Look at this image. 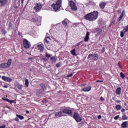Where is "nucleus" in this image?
<instances>
[{
  "instance_id": "obj_1",
  "label": "nucleus",
  "mask_w": 128,
  "mask_h": 128,
  "mask_svg": "<svg viewBox=\"0 0 128 128\" xmlns=\"http://www.w3.org/2000/svg\"><path fill=\"white\" fill-rule=\"evenodd\" d=\"M98 11H94L86 14L84 16V18L89 22H94L98 18Z\"/></svg>"
},
{
  "instance_id": "obj_2",
  "label": "nucleus",
  "mask_w": 128,
  "mask_h": 128,
  "mask_svg": "<svg viewBox=\"0 0 128 128\" xmlns=\"http://www.w3.org/2000/svg\"><path fill=\"white\" fill-rule=\"evenodd\" d=\"M52 6L53 8L54 12H58L60 8V6H62V0H58L55 4H52Z\"/></svg>"
},
{
  "instance_id": "obj_3",
  "label": "nucleus",
  "mask_w": 128,
  "mask_h": 128,
  "mask_svg": "<svg viewBox=\"0 0 128 128\" xmlns=\"http://www.w3.org/2000/svg\"><path fill=\"white\" fill-rule=\"evenodd\" d=\"M73 118L77 122H80L82 120V118L80 116V114L76 112H74Z\"/></svg>"
},
{
  "instance_id": "obj_4",
  "label": "nucleus",
  "mask_w": 128,
  "mask_h": 128,
  "mask_svg": "<svg viewBox=\"0 0 128 128\" xmlns=\"http://www.w3.org/2000/svg\"><path fill=\"white\" fill-rule=\"evenodd\" d=\"M92 58L93 60H98V55L97 54H90L88 58Z\"/></svg>"
},
{
  "instance_id": "obj_5",
  "label": "nucleus",
  "mask_w": 128,
  "mask_h": 128,
  "mask_svg": "<svg viewBox=\"0 0 128 128\" xmlns=\"http://www.w3.org/2000/svg\"><path fill=\"white\" fill-rule=\"evenodd\" d=\"M70 4L72 10H78V7H76V3L74 1H70Z\"/></svg>"
},
{
  "instance_id": "obj_6",
  "label": "nucleus",
  "mask_w": 128,
  "mask_h": 128,
  "mask_svg": "<svg viewBox=\"0 0 128 128\" xmlns=\"http://www.w3.org/2000/svg\"><path fill=\"white\" fill-rule=\"evenodd\" d=\"M126 32H128V25H127L126 26L123 27V30L120 32V36L121 38H122L124 36V34Z\"/></svg>"
},
{
  "instance_id": "obj_7",
  "label": "nucleus",
  "mask_w": 128,
  "mask_h": 128,
  "mask_svg": "<svg viewBox=\"0 0 128 128\" xmlns=\"http://www.w3.org/2000/svg\"><path fill=\"white\" fill-rule=\"evenodd\" d=\"M42 4L40 3H38L36 5V6L34 7V10L36 12H40V10H42Z\"/></svg>"
},
{
  "instance_id": "obj_8",
  "label": "nucleus",
  "mask_w": 128,
  "mask_h": 128,
  "mask_svg": "<svg viewBox=\"0 0 128 128\" xmlns=\"http://www.w3.org/2000/svg\"><path fill=\"white\" fill-rule=\"evenodd\" d=\"M24 46L25 48H30V43L26 39L24 40Z\"/></svg>"
},
{
  "instance_id": "obj_9",
  "label": "nucleus",
  "mask_w": 128,
  "mask_h": 128,
  "mask_svg": "<svg viewBox=\"0 0 128 128\" xmlns=\"http://www.w3.org/2000/svg\"><path fill=\"white\" fill-rule=\"evenodd\" d=\"M53 114H54L55 116H56V118H60L61 116H64V115L62 114V111L54 112Z\"/></svg>"
},
{
  "instance_id": "obj_10",
  "label": "nucleus",
  "mask_w": 128,
  "mask_h": 128,
  "mask_svg": "<svg viewBox=\"0 0 128 128\" xmlns=\"http://www.w3.org/2000/svg\"><path fill=\"white\" fill-rule=\"evenodd\" d=\"M68 114V116H72V110H63L62 111V114Z\"/></svg>"
},
{
  "instance_id": "obj_11",
  "label": "nucleus",
  "mask_w": 128,
  "mask_h": 128,
  "mask_svg": "<svg viewBox=\"0 0 128 128\" xmlns=\"http://www.w3.org/2000/svg\"><path fill=\"white\" fill-rule=\"evenodd\" d=\"M2 80L4 82H12V79L10 78L9 77L6 76H2Z\"/></svg>"
},
{
  "instance_id": "obj_12",
  "label": "nucleus",
  "mask_w": 128,
  "mask_h": 128,
  "mask_svg": "<svg viewBox=\"0 0 128 128\" xmlns=\"http://www.w3.org/2000/svg\"><path fill=\"white\" fill-rule=\"evenodd\" d=\"M92 90V86H88L82 88V92H88Z\"/></svg>"
},
{
  "instance_id": "obj_13",
  "label": "nucleus",
  "mask_w": 128,
  "mask_h": 128,
  "mask_svg": "<svg viewBox=\"0 0 128 128\" xmlns=\"http://www.w3.org/2000/svg\"><path fill=\"white\" fill-rule=\"evenodd\" d=\"M38 48L40 52H44V46L43 44L38 45Z\"/></svg>"
},
{
  "instance_id": "obj_14",
  "label": "nucleus",
  "mask_w": 128,
  "mask_h": 128,
  "mask_svg": "<svg viewBox=\"0 0 128 128\" xmlns=\"http://www.w3.org/2000/svg\"><path fill=\"white\" fill-rule=\"evenodd\" d=\"M116 94H117L118 96L120 95V94H122V88L120 87L116 88Z\"/></svg>"
},
{
  "instance_id": "obj_15",
  "label": "nucleus",
  "mask_w": 128,
  "mask_h": 128,
  "mask_svg": "<svg viewBox=\"0 0 128 128\" xmlns=\"http://www.w3.org/2000/svg\"><path fill=\"white\" fill-rule=\"evenodd\" d=\"M90 40V32H87L86 37L84 38V42H88V40Z\"/></svg>"
},
{
  "instance_id": "obj_16",
  "label": "nucleus",
  "mask_w": 128,
  "mask_h": 128,
  "mask_svg": "<svg viewBox=\"0 0 128 128\" xmlns=\"http://www.w3.org/2000/svg\"><path fill=\"white\" fill-rule=\"evenodd\" d=\"M106 5V3L104 2H102L100 4V8H102V10L104 8Z\"/></svg>"
},
{
  "instance_id": "obj_17",
  "label": "nucleus",
  "mask_w": 128,
  "mask_h": 128,
  "mask_svg": "<svg viewBox=\"0 0 128 128\" xmlns=\"http://www.w3.org/2000/svg\"><path fill=\"white\" fill-rule=\"evenodd\" d=\"M68 22H70V21L68 19H65L64 20L62 21V24L64 26H66Z\"/></svg>"
},
{
  "instance_id": "obj_18",
  "label": "nucleus",
  "mask_w": 128,
  "mask_h": 128,
  "mask_svg": "<svg viewBox=\"0 0 128 128\" xmlns=\"http://www.w3.org/2000/svg\"><path fill=\"white\" fill-rule=\"evenodd\" d=\"M0 68H6L8 67L6 65V63H3L0 64Z\"/></svg>"
},
{
  "instance_id": "obj_19",
  "label": "nucleus",
  "mask_w": 128,
  "mask_h": 128,
  "mask_svg": "<svg viewBox=\"0 0 128 128\" xmlns=\"http://www.w3.org/2000/svg\"><path fill=\"white\" fill-rule=\"evenodd\" d=\"M6 65L8 68H10V66H12V59L8 60L7 63H6Z\"/></svg>"
},
{
  "instance_id": "obj_20",
  "label": "nucleus",
  "mask_w": 128,
  "mask_h": 128,
  "mask_svg": "<svg viewBox=\"0 0 128 128\" xmlns=\"http://www.w3.org/2000/svg\"><path fill=\"white\" fill-rule=\"evenodd\" d=\"M96 30L98 34H102V30L100 28H96Z\"/></svg>"
},
{
  "instance_id": "obj_21",
  "label": "nucleus",
  "mask_w": 128,
  "mask_h": 128,
  "mask_svg": "<svg viewBox=\"0 0 128 128\" xmlns=\"http://www.w3.org/2000/svg\"><path fill=\"white\" fill-rule=\"evenodd\" d=\"M128 126L127 122H124L122 124V128H126V126Z\"/></svg>"
},
{
  "instance_id": "obj_22",
  "label": "nucleus",
  "mask_w": 128,
  "mask_h": 128,
  "mask_svg": "<svg viewBox=\"0 0 128 128\" xmlns=\"http://www.w3.org/2000/svg\"><path fill=\"white\" fill-rule=\"evenodd\" d=\"M45 56L48 58H52V55L46 52Z\"/></svg>"
},
{
  "instance_id": "obj_23",
  "label": "nucleus",
  "mask_w": 128,
  "mask_h": 128,
  "mask_svg": "<svg viewBox=\"0 0 128 128\" xmlns=\"http://www.w3.org/2000/svg\"><path fill=\"white\" fill-rule=\"evenodd\" d=\"M40 86H41L43 90H46V84H44L42 83L40 84Z\"/></svg>"
},
{
  "instance_id": "obj_24",
  "label": "nucleus",
  "mask_w": 128,
  "mask_h": 128,
  "mask_svg": "<svg viewBox=\"0 0 128 128\" xmlns=\"http://www.w3.org/2000/svg\"><path fill=\"white\" fill-rule=\"evenodd\" d=\"M116 109L117 110H120L122 109V106L120 105H117L116 106Z\"/></svg>"
},
{
  "instance_id": "obj_25",
  "label": "nucleus",
  "mask_w": 128,
  "mask_h": 128,
  "mask_svg": "<svg viewBox=\"0 0 128 128\" xmlns=\"http://www.w3.org/2000/svg\"><path fill=\"white\" fill-rule=\"evenodd\" d=\"M122 120H128V116H126V115H124L122 116Z\"/></svg>"
},
{
  "instance_id": "obj_26",
  "label": "nucleus",
  "mask_w": 128,
  "mask_h": 128,
  "mask_svg": "<svg viewBox=\"0 0 128 128\" xmlns=\"http://www.w3.org/2000/svg\"><path fill=\"white\" fill-rule=\"evenodd\" d=\"M16 87L17 88H18V90H22V85L18 84L16 85Z\"/></svg>"
},
{
  "instance_id": "obj_27",
  "label": "nucleus",
  "mask_w": 128,
  "mask_h": 128,
  "mask_svg": "<svg viewBox=\"0 0 128 128\" xmlns=\"http://www.w3.org/2000/svg\"><path fill=\"white\" fill-rule=\"evenodd\" d=\"M71 54L73 56H76V50L74 48L71 51Z\"/></svg>"
},
{
  "instance_id": "obj_28",
  "label": "nucleus",
  "mask_w": 128,
  "mask_h": 128,
  "mask_svg": "<svg viewBox=\"0 0 128 128\" xmlns=\"http://www.w3.org/2000/svg\"><path fill=\"white\" fill-rule=\"evenodd\" d=\"M16 116H18V118L20 120H24V116H20V115H18V114H16Z\"/></svg>"
},
{
  "instance_id": "obj_29",
  "label": "nucleus",
  "mask_w": 128,
  "mask_h": 128,
  "mask_svg": "<svg viewBox=\"0 0 128 128\" xmlns=\"http://www.w3.org/2000/svg\"><path fill=\"white\" fill-rule=\"evenodd\" d=\"M50 60L52 62H56V57L55 56H52L50 58Z\"/></svg>"
},
{
  "instance_id": "obj_30",
  "label": "nucleus",
  "mask_w": 128,
  "mask_h": 128,
  "mask_svg": "<svg viewBox=\"0 0 128 128\" xmlns=\"http://www.w3.org/2000/svg\"><path fill=\"white\" fill-rule=\"evenodd\" d=\"M0 2L2 6H4L6 4V0H0Z\"/></svg>"
},
{
  "instance_id": "obj_31",
  "label": "nucleus",
  "mask_w": 128,
  "mask_h": 128,
  "mask_svg": "<svg viewBox=\"0 0 128 128\" xmlns=\"http://www.w3.org/2000/svg\"><path fill=\"white\" fill-rule=\"evenodd\" d=\"M28 84H29V82H28V79H26V82H25V85L26 86H28Z\"/></svg>"
},
{
  "instance_id": "obj_32",
  "label": "nucleus",
  "mask_w": 128,
  "mask_h": 128,
  "mask_svg": "<svg viewBox=\"0 0 128 128\" xmlns=\"http://www.w3.org/2000/svg\"><path fill=\"white\" fill-rule=\"evenodd\" d=\"M120 78H125V76L124 74V73H122V72H121L120 73Z\"/></svg>"
},
{
  "instance_id": "obj_33",
  "label": "nucleus",
  "mask_w": 128,
  "mask_h": 128,
  "mask_svg": "<svg viewBox=\"0 0 128 128\" xmlns=\"http://www.w3.org/2000/svg\"><path fill=\"white\" fill-rule=\"evenodd\" d=\"M2 100H6V102H8V100H10L9 99H8V98H2Z\"/></svg>"
},
{
  "instance_id": "obj_34",
  "label": "nucleus",
  "mask_w": 128,
  "mask_h": 128,
  "mask_svg": "<svg viewBox=\"0 0 128 128\" xmlns=\"http://www.w3.org/2000/svg\"><path fill=\"white\" fill-rule=\"evenodd\" d=\"M118 118H120V115H117L114 118V119L117 120H118Z\"/></svg>"
},
{
  "instance_id": "obj_35",
  "label": "nucleus",
  "mask_w": 128,
  "mask_h": 128,
  "mask_svg": "<svg viewBox=\"0 0 128 128\" xmlns=\"http://www.w3.org/2000/svg\"><path fill=\"white\" fill-rule=\"evenodd\" d=\"M8 102H10V104H14V100H8Z\"/></svg>"
},
{
  "instance_id": "obj_36",
  "label": "nucleus",
  "mask_w": 128,
  "mask_h": 128,
  "mask_svg": "<svg viewBox=\"0 0 128 128\" xmlns=\"http://www.w3.org/2000/svg\"><path fill=\"white\" fill-rule=\"evenodd\" d=\"M12 24L11 22H10L8 24V28H12Z\"/></svg>"
},
{
  "instance_id": "obj_37",
  "label": "nucleus",
  "mask_w": 128,
  "mask_h": 128,
  "mask_svg": "<svg viewBox=\"0 0 128 128\" xmlns=\"http://www.w3.org/2000/svg\"><path fill=\"white\" fill-rule=\"evenodd\" d=\"M19 118H18V117H16V118H15V120L16 121V122H20V119H18Z\"/></svg>"
},
{
  "instance_id": "obj_38",
  "label": "nucleus",
  "mask_w": 128,
  "mask_h": 128,
  "mask_svg": "<svg viewBox=\"0 0 128 128\" xmlns=\"http://www.w3.org/2000/svg\"><path fill=\"white\" fill-rule=\"evenodd\" d=\"M46 38H49L50 39V34H46Z\"/></svg>"
},
{
  "instance_id": "obj_39",
  "label": "nucleus",
  "mask_w": 128,
  "mask_h": 128,
  "mask_svg": "<svg viewBox=\"0 0 128 128\" xmlns=\"http://www.w3.org/2000/svg\"><path fill=\"white\" fill-rule=\"evenodd\" d=\"M74 74L72 73H71L70 74H68V76H67V78H70V76H72V75Z\"/></svg>"
},
{
  "instance_id": "obj_40",
  "label": "nucleus",
  "mask_w": 128,
  "mask_h": 128,
  "mask_svg": "<svg viewBox=\"0 0 128 128\" xmlns=\"http://www.w3.org/2000/svg\"><path fill=\"white\" fill-rule=\"evenodd\" d=\"M122 112H126V109L122 108L121 110Z\"/></svg>"
},
{
  "instance_id": "obj_41",
  "label": "nucleus",
  "mask_w": 128,
  "mask_h": 128,
  "mask_svg": "<svg viewBox=\"0 0 128 128\" xmlns=\"http://www.w3.org/2000/svg\"><path fill=\"white\" fill-rule=\"evenodd\" d=\"M116 102H117V104H120V102H122L118 100H116Z\"/></svg>"
},
{
  "instance_id": "obj_42",
  "label": "nucleus",
  "mask_w": 128,
  "mask_h": 128,
  "mask_svg": "<svg viewBox=\"0 0 128 128\" xmlns=\"http://www.w3.org/2000/svg\"><path fill=\"white\" fill-rule=\"evenodd\" d=\"M32 21L33 22H38L36 19H32Z\"/></svg>"
},
{
  "instance_id": "obj_43",
  "label": "nucleus",
  "mask_w": 128,
  "mask_h": 128,
  "mask_svg": "<svg viewBox=\"0 0 128 128\" xmlns=\"http://www.w3.org/2000/svg\"><path fill=\"white\" fill-rule=\"evenodd\" d=\"M100 100H102V101L104 100V98L102 96H101L100 98Z\"/></svg>"
},
{
  "instance_id": "obj_44",
  "label": "nucleus",
  "mask_w": 128,
  "mask_h": 128,
  "mask_svg": "<svg viewBox=\"0 0 128 128\" xmlns=\"http://www.w3.org/2000/svg\"><path fill=\"white\" fill-rule=\"evenodd\" d=\"M104 82V80H96V82Z\"/></svg>"
},
{
  "instance_id": "obj_45",
  "label": "nucleus",
  "mask_w": 128,
  "mask_h": 128,
  "mask_svg": "<svg viewBox=\"0 0 128 128\" xmlns=\"http://www.w3.org/2000/svg\"><path fill=\"white\" fill-rule=\"evenodd\" d=\"M60 64H56V66L57 68H60Z\"/></svg>"
},
{
  "instance_id": "obj_46",
  "label": "nucleus",
  "mask_w": 128,
  "mask_h": 128,
  "mask_svg": "<svg viewBox=\"0 0 128 128\" xmlns=\"http://www.w3.org/2000/svg\"><path fill=\"white\" fill-rule=\"evenodd\" d=\"M4 88H8V86L4 85Z\"/></svg>"
},
{
  "instance_id": "obj_47",
  "label": "nucleus",
  "mask_w": 128,
  "mask_h": 128,
  "mask_svg": "<svg viewBox=\"0 0 128 128\" xmlns=\"http://www.w3.org/2000/svg\"><path fill=\"white\" fill-rule=\"evenodd\" d=\"M0 128H6V125L0 126Z\"/></svg>"
},
{
  "instance_id": "obj_48",
  "label": "nucleus",
  "mask_w": 128,
  "mask_h": 128,
  "mask_svg": "<svg viewBox=\"0 0 128 128\" xmlns=\"http://www.w3.org/2000/svg\"><path fill=\"white\" fill-rule=\"evenodd\" d=\"M80 42H79V43L76 44V46H80Z\"/></svg>"
},
{
  "instance_id": "obj_49",
  "label": "nucleus",
  "mask_w": 128,
  "mask_h": 128,
  "mask_svg": "<svg viewBox=\"0 0 128 128\" xmlns=\"http://www.w3.org/2000/svg\"><path fill=\"white\" fill-rule=\"evenodd\" d=\"M118 66H119L120 68H122V66H120V63L118 62Z\"/></svg>"
},
{
  "instance_id": "obj_50",
  "label": "nucleus",
  "mask_w": 128,
  "mask_h": 128,
  "mask_svg": "<svg viewBox=\"0 0 128 128\" xmlns=\"http://www.w3.org/2000/svg\"><path fill=\"white\" fill-rule=\"evenodd\" d=\"M124 14H126V12H124V10H123V11L122 12V13L121 14H122V16H124Z\"/></svg>"
},
{
  "instance_id": "obj_51",
  "label": "nucleus",
  "mask_w": 128,
  "mask_h": 128,
  "mask_svg": "<svg viewBox=\"0 0 128 128\" xmlns=\"http://www.w3.org/2000/svg\"><path fill=\"white\" fill-rule=\"evenodd\" d=\"M43 60H44L45 62H46V60H48V59H46V58H44Z\"/></svg>"
},
{
  "instance_id": "obj_52",
  "label": "nucleus",
  "mask_w": 128,
  "mask_h": 128,
  "mask_svg": "<svg viewBox=\"0 0 128 128\" xmlns=\"http://www.w3.org/2000/svg\"><path fill=\"white\" fill-rule=\"evenodd\" d=\"M98 120H100V118H102V116L100 115H99L98 116Z\"/></svg>"
},
{
  "instance_id": "obj_53",
  "label": "nucleus",
  "mask_w": 128,
  "mask_h": 128,
  "mask_svg": "<svg viewBox=\"0 0 128 128\" xmlns=\"http://www.w3.org/2000/svg\"><path fill=\"white\" fill-rule=\"evenodd\" d=\"M122 18H120V17L118 18V22H120V20H122Z\"/></svg>"
},
{
  "instance_id": "obj_54",
  "label": "nucleus",
  "mask_w": 128,
  "mask_h": 128,
  "mask_svg": "<svg viewBox=\"0 0 128 128\" xmlns=\"http://www.w3.org/2000/svg\"><path fill=\"white\" fill-rule=\"evenodd\" d=\"M122 18H120V17L118 18V22H120V20H122Z\"/></svg>"
},
{
  "instance_id": "obj_55",
  "label": "nucleus",
  "mask_w": 128,
  "mask_h": 128,
  "mask_svg": "<svg viewBox=\"0 0 128 128\" xmlns=\"http://www.w3.org/2000/svg\"><path fill=\"white\" fill-rule=\"evenodd\" d=\"M120 18H124V15H122V14H121V15L120 16Z\"/></svg>"
},
{
  "instance_id": "obj_56",
  "label": "nucleus",
  "mask_w": 128,
  "mask_h": 128,
  "mask_svg": "<svg viewBox=\"0 0 128 128\" xmlns=\"http://www.w3.org/2000/svg\"><path fill=\"white\" fill-rule=\"evenodd\" d=\"M117 12H118L119 14H120V12H121L120 10H118Z\"/></svg>"
},
{
  "instance_id": "obj_57",
  "label": "nucleus",
  "mask_w": 128,
  "mask_h": 128,
  "mask_svg": "<svg viewBox=\"0 0 128 128\" xmlns=\"http://www.w3.org/2000/svg\"><path fill=\"white\" fill-rule=\"evenodd\" d=\"M82 86H86V84H82Z\"/></svg>"
},
{
  "instance_id": "obj_58",
  "label": "nucleus",
  "mask_w": 128,
  "mask_h": 128,
  "mask_svg": "<svg viewBox=\"0 0 128 128\" xmlns=\"http://www.w3.org/2000/svg\"><path fill=\"white\" fill-rule=\"evenodd\" d=\"M26 114H30V112L28 110H26Z\"/></svg>"
},
{
  "instance_id": "obj_59",
  "label": "nucleus",
  "mask_w": 128,
  "mask_h": 128,
  "mask_svg": "<svg viewBox=\"0 0 128 128\" xmlns=\"http://www.w3.org/2000/svg\"><path fill=\"white\" fill-rule=\"evenodd\" d=\"M46 42H48V39L46 38Z\"/></svg>"
},
{
  "instance_id": "obj_60",
  "label": "nucleus",
  "mask_w": 128,
  "mask_h": 128,
  "mask_svg": "<svg viewBox=\"0 0 128 128\" xmlns=\"http://www.w3.org/2000/svg\"><path fill=\"white\" fill-rule=\"evenodd\" d=\"M8 108H10V107H8Z\"/></svg>"
},
{
  "instance_id": "obj_61",
  "label": "nucleus",
  "mask_w": 128,
  "mask_h": 128,
  "mask_svg": "<svg viewBox=\"0 0 128 128\" xmlns=\"http://www.w3.org/2000/svg\"><path fill=\"white\" fill-rule=\"evenodd\" d=\"M1 76H2L0 75V78H1Z\"/></svg>"
}]
</instances>
